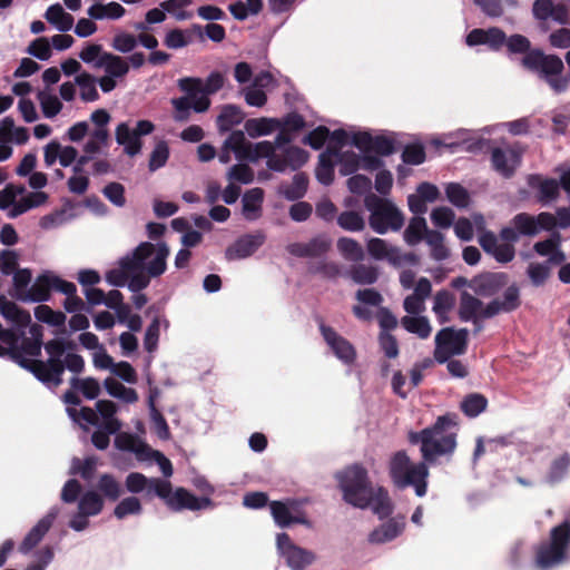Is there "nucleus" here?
Returning a JSON list of instances; mask_svg holds the SVG:
<instances>
[{"mask_svg":"<svg viewBox=\"0 0 570 570\" xmlns=\"http://www.w3.org/2000/svg\"><path fill=\"white\" fill-rule=\"evenodd\" d=\"M224 145L233 150L237 159L256 163L264 158L267 167L278 173L296 170L308 159L307 151L292 145L291 137L285 132H279L274 141L252 144L246 140L242 130H235L229 134Z\"/></svg>","mask_w":570,"mask_h":570,"instance_id":"nucleus-1","label":"nucleus"},{"mask_svg":"<svg viewBox=\"0 0 570 570\" xmlns=\"http://www.w3.org/2000/svg\"><path fill=\"white\" fill-rule=\"evenodd\" d=\"M343 499L346 503L358 508H371L379 518L392 512L389 493L382 487L370 483L367 472L360 465H353L336 475Z\"/></svg>","mask_w":570,"mask_h":570,"instance_id":"nucleus-2","label":"nucleus"},{"mask_svg":"<svg viewBox=\"0 0 570 570\" xmlns=\"http://www.w3.org/2000/svg\"><path fill=\"white\" fill-rule=\"evenodd\" d=\"M126 489L130 493H140L146 491L148 495L159 497L165 503L175 511L183 509L203 510L212 507V500L206 498H197L184 488H177L175 491L167 480L158 478H147L142 473L131 472L127 475Z\"/></svg>","mask_w":570,"mask_h":570,"instance_id":"nucleus-3","label":"nucleus"},{"mask_svg":"<svg viewBox=\"0 0 570 570\" xmlns=\"http://www.w3.org/2000/svg\"><path fill=\"white\" fill-rule=\"evenodd\" d=\"M456 415L444 414L435 423L420 432L410 431L407 440L419 444L422 459L433 463L440 456L451 455L456 448Z\"/></svg>","mask_w":570,"mask_h":570,"instance_id":"nucleus-4","label":"nucleus"},{"mask_svg":"<svg viewBox=\"0 0 570 570\" xmlns=\"http://www.w3.org/2000/svg\"><path fill=\"white\" fill-rule=\"evenodd\" d=\"M169 247L165 243H141L131 254L125 256V264L134 273L129 283L131 292H140L146 288L151 277H158L165 273Z\"/></svg>","mask_w":570,"mask_h":570,"instance_id":"nucleus-5","label":"nucleus"},{"mask_svg":"<svg viewBox=\"0 0 570 570\" xmlns=\"http://www.w3.org/2000/svg\"><path fill=\"white\" fill-rule=\"evenodd\" d=\"M116 413L117 405L108 400H99L96 403V411L90 407H68L69 417L82 429L87 430L90 425L98 429L91 435V442L98 450H106L110 443L109 436L121 429Z\"/></svg>","mask_w":570,"mask_h":570,"instance_id":"nucleus-6","label":"nucleus"},{"mask_svg":"<svg viewBox=\"0 0 570 570\" xmlns=\"http://www.w3.org/2000/svg\"><path fill=\"white\" fill-rule=\"evenodd\" d=\"M428 462L414 463L404 451H397L390 460V475L400 489L413 487L417 497L426 493L429 476Z\"/></svg>","mask_w":570,"mask_h":570,"instance_id":"nucleus-7","label":"nucleus"},{"mask_svg":"<svg viewBox=\"0 0 570 570\" xmlns=\"http://www.w3.org/2000/svg\"><path fill=\"white\" fill-rule=\"evenodd\" d=\"M364 205L370 212L368 224L375 233L383 235L403 227L404 216L391 200L370 195L365 197Z\"/></svg>","mask_w":570,"mask_h":570,"instance_id":"nucleus-8","label":"nucleus"},{"mask_svg":"<svg viewBox=\"0 0 570 570\" xmlns=\"http://www.w3.org/2000/svg\"><path fill=\"white\" fill-rule=\"evenodd\" d=\"M570 542V524L568 521L551 530L550 540L541 543L535 553V566L549 570L561 564L567 559Z\"/></svg>","mask_w":570,"mask_h":570,"instance_id":"nucleus-9","label":"nucleus"},{"mask_svg":"<svg viewBox=\"0 0 570 570\" xmlns=\"http://www.w3.org/2000/svg\"><path fill=\"white\" fill-rule=\"evenodd\" d=\"M46 200L45 193H27L23 186L13 184H8L0 190V210H6L9 218H17L32 208L41 206Z\"/></svg>","mask_w":570,"mask_h":570,"instance_id":"nucleus-10","label":"nucleus"},{"mask_svg":"<svg viewBox=\"0 0 570 570\" xmlns=\"http://www.w3.org/2000/svg\"><path fill=\"white\" fill-rule=\"evenodd\" d=\"M115 445L120 451L132 453L140 462L157 463L164 476H171V462L161 452L153 450L137 435L127 432L119 433L115 438Z\"/></svg>","mask_w":570,"mask_h":570,"instance_id":"nucleus-11","label":"nucleus"},{"mask_svg":"<svg viewBox=\"0 0 570 570\" xmlns=\"http://www.w3.org/2000/svg\"><path fill=\"white\" fill-rule=\"evenodd\" d=\"M72 288L73 283L62 279L53 272L46 271L37 276L35 282L30 285L29 291L20 296V301L26 303H41L49 299L51 291L70 294L72 293Z\"/></svg>","mask_w":570,"mask_h":570,"instance_id":"nucleus-12","label":"nucleus"},{"mask_svg":"<svg viewBox=\"0 0 570 570\" xmlns=\"http://www.w3.org/2000/svg\"><path fill=\"white\" fill-rule=\"evenodd\" d=\"M468 343V330H454L445 327L435 335L434 358L439 363L448 362L454 355L465 352Z\"/></svg>","mask_w":570,"mask_h":570,"instance_id":"nucleus-13","label":"nucleus"},{"mask_svg":"<svg viewBox=\"0 0 570 570\" xmlns=\"http://www.w3.org/2000/svg\"><path fill=\"white\" fill-rule=\"evenodd\" d=\"M155 130V125L149 120H139L135 128H130L127 122H120L115 130V138L118 145L124 147L125 154L136 156L141 151V136L150 135Z\"/></svg>","mask_w":570,"mask_h":570,"instance_id":"nucleus-14","label":"nucleus"},{"mask_svg":"<svg viewBox=\"0 0 570 570\" xmlns=\"http://www.w3.org/2000/svg\"><path fill=\"white\" fill-rule=\"evenodd\" d=\"M100 68L104 69L105 75L98 79V85L102 92H111L129 72V63L126 58L121 56L105 55L100 61Z\"/></svg>","mask_w":570,"mask_h":570,"instance_id":"nucleus-15","label":"nucleus"},{"mask_svg":"<svg viewBox=\"0 0 570 570\" xmlns=\"http://www.w3.org/2000/svg\"><path fill=\"white\" fill-rule=\"evenodd\" d=\"M276 544L279 554L292 570H303L315 560V554L311 550L296 546L284 532L277 534Z\"/></svg>","mask_w":570,"mask_h":570,"instance_id":"nucleus-16","label":"nucleus"},{"mask_svg":"<svg viewBox=\"0 0 570 570\" xmlns=\"http://www.w3.org/2000/svg\"><path fill=\"white\" fill-rule=\"evenodd\" d=\"M367 252L370 256L376 261H387L394 266L405 264H415L416 256L413 254H404L396 246L391 245L382 238H371L367 240Z\"/></svg>","mask_w":570,"mask_h":570,"instance_id":"nucleus-17","label":"nucleus"},{"mask_svg":"<svg viewBox=\"0 0 570 570\" xmlns=\"http://www.w3.org/2000/svg\"><path fill=\"white\" fill-rule=\"evenodd\" d=\"M269 508L276 524L282 528L293 523L311 525L302 510V503L297 500L273 501Z\"/></svg>","mask_w":570,"mask_h":570,"instance_id":"nucleus-18","label":"nucleus"},{"mask_svg":"<svg viewBox=\"0 0 570 570\" xmlns=\"http://www.w3.org/2000/svg\"><path fill=\"white\" fill-rule=\"evenodd\" d=\"M177 86L188 101L193 104L195 112H205L210 107V99L203 86V79L198 77H184L178 79Z\"/></svg>","mask_w":570,"mask_h":570,"instance_id":"nucleus-19","label":"nucleus"},{"mask_svg":"<svg viewBox=\"0 0 570 570\" xmlns=\"http://www.w3.org/2000/svg\"><path fill=\"white\" fill-rule=\"evenodd\" d=\"M59 513L60 509L52 507L26 534L19 547V551L23 554H28L43 539Z\"/></svg>","mask_w":570,"mask_h":570,"instance_id":"nucleus-20","label":"nucleus"},{"mask_svg":"<svg viewBox=\"0 0 570 570\" xmlns=\"http://www.w3.org/2000/svg\"><path fill=\"white\" fill-rule=\"evenodd\" d=\"M320 330L326 344L340 361L345 364L354 362L356 352L346 338L338 335L332 327L326 326L324 323H320Z\"/></svg>","mask_w":570,"mask_h":570,"instance_id":"nucleus-21","label":"nucleus"},{"mask_svg":"<svg viewBox=\"0 0 570 570\" xmlns=\"http://www.w3.org/2000/svg\"><path fill=\"white\" fill-rule=\"evenodd\" d=\"M265 238L262 232L239 237L233 245L226 248V259L237 261L249 257L264 244Z\"/></svg>","mask_w":570,"mask_h":570,"instance_id":"nucleus-22","label":"nucleus"},{"mask_svg":"<svg viewBox=\"0 0 570 570\" xmlns=\"http://www.w3.org/2000/svg\"><path fill=\"white\" fill-rule=\"evenodd\" d=\"M332 240L326 235H317L306 243H293L287 246V252L297 257H320L327 253Z\"/></svg>","mask_w":570,"mask_h":570,"instance_id":"nucleus-23","label":"nucleus"},{"mask_svg":"<svg viewBox=\"0 0 570 570\" xmlns=\"http://www.w3.org/2000/svg\"><path fill=\"white\" fill-rule=\"evenodd\" d=\"M480 246L488 254L492 255L500 263H509L514 258L515 249L513 245L500 243L492 232H484L479 236Z\"/></svg>","mask_w":570,"mask_h":570,"instance_id":"nucleus-24","label":"nucleus"},{"mask_svg":"<svg viewBox=\"0 0 570 570\" xmlns=\"http://www.w3.org/2000/svg\"><path fill=\"white\" fill-rule=\"evenodd\" d=\"M532 12L538 20L552 19L561 24L567 23L569 19V9L566 4H554L552 0H535L532 6Z\"/></svg>","mask_w":570,"mask_h":570,"instance_id":"nucleus-25","label":"nucleus"},{"mask_svg":"<svg viewBox=\"0 0 570 570\" xmlns=\"http://www.w3.org/2000/svg\"><path fill=\"white\" fill-rule=\"evenodd\" d=\"M465 42L470 47L485 45L492 50H499L505 42V35L499 28L473 29L468 33Z\"/></svg>","mask_w":570,"mask_h":570,"instance_id":"nucleus-26","label":"nucleus"},{"mask_svg":"<svg viewBox=\"0 0 570 570\" xmlns=\"http://www.w3.org/2000/svg\"><path fill=\"white\" fill-rule=\"evenodd\" d=\"M203 28L199 24H193L189 29H170L166 32L164 45L168 49H183L194 42L195 37L203 38Z\"/></svg>","mask_w":570,"mask_h":570,"instance_id":"nucleus-27","label":"nucleus"},{"mask_svg":"<svg viewBox=\"0 0 570 570\" xmlns=\"http://www.w3.org/2000/svg\"><path fill=\"white\" fill-rule=\"evenodd\" d=\"M493 168L502 176L510 177L520 164V155L513 149L494 148L491 154Z\"/></svg>","mask_w":570,"mask_h":570,"instance_id":"nucleus-28","label":"nucleus"},{"mask_svg":"<svg viewBox=\"0 0 570 570\" xmlns=\"http://www.w3.org/2000/svg\"><path fill=\"white\" fill-rule=\"evenodd\" d=\"M405 528V519L404 518H394L389 520L387 522L381 524L376 529H374L370 535L368 540L371 543L382 544L390 542L397 538Z\"/></svg>","mask_w":570,"mask_h":570,"instance_id":"nucleus-29","label":"nucleus"},{"mask_svg":"<svg viewBox=\"0 0 570 570\" xmlns=\"http://www.w3.org/2000/svg\"><path fill=\"white\" fill-rule=\"evenodd\" d=\"M520 305V292L515 285L509 286L501 298H495L488 304V316H494L499 313L514 311Z\"/></svg>","mask_w":570,"mask_h":570,"instance_id":"nucleus-30","label":"nucleus"},{"mask_svg":"<svg viewBox=\"0 0 570 570\" xmlns=\"http://www.w3.org/2000/svg\"><path fill=\"white\" fill-rule=\"evenodd\" d=\"M108 130L94 129L82 147V161H91L101 155L108 147Z\"/></svg>","mask_w":570,"mask_h":570,"instance_id":"nucleus-31","label":"nucleus"},{"mask_svg":"<svg viewBox=\"0 0 570 570\" xmlns=\"http://www.w3.org/2000/svg\"><path fill=\"white\" fill-rule=\"evenodd\" d=\"M488 305L484 306L483 303L472 296L469 293H463L461 295V302H460V317L461 320L468 322L472 320H476L479 317L481 318H489L490 316L487 315Z\"/></svg>","mask_w":570,"mask_h":570,"instance_id":"nucleus-32","label":"nucleus"},{"mask_svg":"<svg viewBox=\"0 0 570 570\" xmlns=\"http://www.w3.org/2000/svg\"><path fill=\"white\" fill-rule=\"evenodd\" d=\"M126 13V9L118 2H96L87 9V16L95 20H118Z\"/></svg>","mask_w":570,"mask_h":570,"instance_id":"nucleus-33","label":"nucleus"},{"mask_svg":"<svg viewBox=\"0 0 570 570\" xmlns=\"http://www.w3.org/2000/svg\"><path fill=\"white\" fill-rule=\"evenodd\" d=\"M43 17L59 32L71 30L75 23L73 17L60 3L49 6Z\"/></svg>","mask_w":570,"mask_h":570,"instance_id":"nucleus-34","label":"nucleus"},{"mask_svg":"<svg viewBox=\"0 0 570 570\" xmlns=\"http://www.w3.org/2000/svg\"><path fill=\"white\" fill-rule=\"evenodd\" d=\"M263 199L264 193L261 188H252L244 194L242 213L247 220H256L261 217Z\"/></svg>","mask_w":570,"mask_h":570,"instance_id":"nucleus-35","label":"nucleus"},{"mask_svg":"<svg viewBox=\"0 0 570 570\" xmlns=\"http://www.w3.org/2000/svg\"><path fill=\"white\" fill-rule=\"evenodd\" d=\"M281 127L282 122L275 118H252L245 122V130L252 138L267 136Z\"/></svg>","mask_w":570,"mask_h":570,"instance_id":"nucleus-36","label":"nucleus"},{"mask_svg":"<svg viewBox=\"0 0 570 570\" xmlns=\"http://www.w3.org/2000/svg\"><path fill=\"white\" fill-rule=\"evenodd\" d=\"M335 153L332 148H327L318 156V164L315 170L317 180L328 186L334 179Z\"/></svg>","mask_w":570,"mask_h":570,"instance_id":"nucleus-37","label":"nucleus"},{"mask_svg":"<svg viewBox=\"0 0 570 570\" xmlns=\"http://www.w3.org/2000/svg\"><path fill=\"white\" fill-rule=\"evenodd\" d=\"M77 88L79 89V97L83 102H94L99 99V92L97 89L98 79L91 73L82 71L76 77Z\"/></svg>","mask_w":570,"mask_h":570,"instance_id":"nucleus-38","label":"nucleus"},{"mask_svg":"<svg viewBox=\"0 0 570 570\" xmlns=\"http://www.w3.org/2000/svg\"><path fill=\"white\" fill-rule=\"evenodd\" d=\"M401 325L406 332L416 335L421 340H426L432 333V326L429 318L421 314L403 316L401 318Z\"/></svg>","mask_w":570,"mask_h":570,"instance_id":"nucleus-39","label":"nucleus"},{"mask_svg":"<svg viewBox=\"0 0 570 570\" xmlns=\"http://www.w3.org/2000/svg\"><path fill=\"white\" fill-rule=\"evenodd\" d=\"M454 304L455 298L451 292L443 289L435 294L432 311L441 324L449 321V313L453 309Z\"/></svg>","mask_w":570,"mask_h":570,"instance_id":"nucleus-40","label":"nucleus"},{"mask_svg":"<svg viewBox=\"0 0 570 570\" xmlns=\"http://www.w3.org/2000/svg\"><path fill=\"white\" fill-rule=\"evenodd\" d=\"M430 230L431 229L428 228L424 217L414 216L405 228L403 238L407 245L414 246L422 239L425 240V237Z\"/></svg>","mask_w":570,"mask_h":570,"instance_id":"nucleus-41","label":"nucleus"},{"mask_svg":"<svg viewBox=\"0 0 570 570\" xmlns=\"http://www.w3.org/2000/svg\"><path fill=\"white\" fill-rule=\"evenodd\" d=\"M243 110L235 105H226L222 108L217 117V127L219 131H229L234 126L244 120Z\"/></svg>","mask_w":570,"mask_h":570,"instance_id":"nucleus-42","label":"nucleus"},{"mask_svg":"<svg viewBox=\"0 0 570 570\" xmlns=\"http://www.w3.org/2000/svg\"><path fill=\"white\" fill-rule=\"evenodd\" d=\"M161 326L166 330L169 323L165 317L160 316H155L147 326L144 337V347L148 353H154L157 350Z\"/></svg>","mask_w":570,"mask_h":570,"instance_id":"nucleus-43","label":"nucleus"},{"mask_svg":"<svg viewBox=\"0 0 570 570\" xmlns=\"http://www.w3.org/2000/svg\"><path fill=\"white\" fill-rule=\"evenodd\" d=\"M37 98L46 118L51 119L62 110L63 106L60 98L49 89L39 91Z\"/></svg>","mask_w":570,"mask_h":570,"instance_id":"nucleus-44","label":"nucleus"},{"mask_svg":"<svg viewBox=\"0 0 570 570\" xmlns=\"http://www.w3.org/2000/svg\"><path fill=\"white\" fill-rule=\"evenodd\" d=\"M104 385L107 393L115 399L121 400L125 403L138 401V394L134 389L125 386L112 377L106 379Z\"/></svg>","mask_w":570,"mask_h":570,"instance_id":"nucleus-45","label":"nucleus"},{"mask_svg":"<svg viewBox=\"0 0 570 570\" xmlns=\"http://www.w3.org/2000/svg\"><path fill=\"white\" fill-rule=\"evenodd\" d=\"M341 256L350 262H360L364 258L363 247L358 242L350 237H341L336 242Z\"/></svg>","mask_w":570,"mask_h":570,"instance_id":"nucleus-46","label":"nucleus"},{"mask_svg":"<svg viewBox=\"0 0 570 570\" xmlns=\"http://www.w3.org/2000/svg\"><path fill=\"white\" fill-rule=\"evenodd\" d=\"M425 243L430 247L431 257L434 261L442 262L450 256V250L444 244V236L438 230H430L425 237Z\"/></svg>","mask_w":570,"mask_h":570,"instance_id":"nucleus-47","label":"nucleus"},{"mask_svg":"<svg viewBox=\"0 0 570 570\" xmlns=\"http://www.w3.org/2000/svg\"><path fill=\"white\" fill-rule=\"evenodd\" d=\"M538 185L534 184V179L530 183L532 187L538 188L539 200L543 204H549L556 200L560 195V185L556 179L552 178H537Z\"/></svg>","mask_w":570,"mask_h":570,"instance_id":"nucleus-48","label":"nucleus"},{"mask_svg":"<svg viewBox=\"0 0 570 570\" xmlns=\"http://www.w3.org/2000/svg\"><path fill=\"white\" fill-rule=\"evenodd\" d=\"M488 400L479 393H471L466 395L461 402L462 412L469 417H475L485 411Z\"/></svg>","mask_w":570,"mask_h":570,"instance_id":"nucleus-49","label":"nucleus"},{"mask_svg":"<svg viewBox=\"0 0 570 570\" xmlns=\"http://www.w3.org/2000/svg\"><path fill=\"white\" fill-rule=\"evenodd\" d=\"M335 153V161L340 165V174L348 176L355 173L361 166V157L354 151H338L333 149Z\"/></svg>","mask_w":570,"mask_h":570,"instance_id":"nucleus-50","label":"nucleus"},{"mask_svg":"<svg viewBox=\"0 0 570 570\" xmlns=\"http://www.w3.org/2000/svg\"><path fill=\"white\" fill-rule=\"evenodd\" d=\"M129 265L125 264V256L119 259V267L110 269L106 273V281L108 284L117 287H122L127 285L129 287V283L134 277V273L129 271Z\"/></svg>","mask_w":570,"mask_h":570,"instance_id":"nucleus-51","label":"nucleus"},{"mask_svg":"<svg viewBox=\"0 0 570 570\" xmlns=\"http://www.w3.org/2000/svg\"><path fill=\"white\" fill-rule=\"evenodd\" d=\"M102 507V499L95 491H87L80 497L78 502V510L90 517L99 514Z\"/></svg>","mask_w":570,"mask_h":570,"instance_id":"nucleus-52","label":"nucleus"},{"mask_svg":"<svg viewBox=\"0 0 570 570\" xmlns=\"http://www.w3.org/2000/svg\"><path fill=\"white\" fill-rule=\"evenodd\" d=\"M105 55H109V52L105 51L101 45L88 42L80 50L79 59L86 65L99 69V63Z\"/></svg>","mask_w":570,"mask_h":570,"instance_id":"nucleus-53","label":"nucleus"},{"mask_svg":"<svg viewBox=\"0 0 570 570\" xmlns=\"http://www.w3.org/2000/svg\"><path fill=\"white\" fill-rule=\"evenodd\" d=\"M71 386L73 390L80 392L86 399L94 400L100 393V384L96 379H71Z\"/></svg>","mask_w":570,"mask_h":570,"instance_id":"nucleus-54","label":"nucleus"},{"mask_svg":"<svg viewBox=\"0 0 570 570\" xmlns=\"http://www.w3.org/2000/svg\"><path fill=\"white\" fill-rule=\"evenodd\" d=\"M193 0H167L160 3L165 12L171 14L176 20L184 21L191 18V13L186 8L191 6Z\"/></svg>","mask_w":570,"mask_h":570,"instance_id":"nucleus-55","label":"nucleus"},{"mask_svg":"<svg viewBox=\"0 0 570 570\" xmlns=\"http://www.w3.org/2000/svg\"><path fill=\"white\" fill-rule=\"evenodd\" d=\"M337 224L347 232H361L365 227L364 218L356 212L346 210L337 216Z\"/></svg>","mask_w":570,"mask_h":570,"instance_id":"nucleus-56","label":"nucleus"},{"mask_svg":"<svg viewBox=\"0 0 570 570\" xmlns=\"http://www.w3.org/2000/svg\"><path fill=\"white\" fill-rule=\"evenodd\" d=\"M98 465V459L96 456H87L83 461L80 459H72L70 473H79L85 480H90Z\"/></svg>","mask_w":570,"mask_h":570,"instance_id":"nucleus-57","label":"nucleus"},{"mask_svg":"<svg viewBox=\"0 0 570 570\" xmlns=\"http://www.w3.org/2000/svg\"><path fill=\"white\" fill-rule=\"evenodd\" d=\"M32 281L31 271L28 268L18 269L13 274V288L11 296L20 301V296L27 293Z\"/></svg>","mask_w":570,"mask_h":570,"instance_id":"nucleus-58","label":"nucleus"},{"mask_svg":"<svg viewBox=\"0 0 570 570\" xmlns=\"http://www.w3.org/2000/svg\"><path fill=\"white\" fill-rule=\"evenodd\" d=\"M141 510V503L138 498L127 497L116 505L114 513L117 519H124L128 515H138Z\"/></svg>","mask_w":570,"mask_h":570,"instance_id":"nucleus-59","label":"nucleus"},{"mask_svg":"<svg viewBox=\"0 0 570 570\" xmlns=\"http://www.w3.org/2000/svg\"><path fill=\"white\" fill-rule=\"evenodd\" d=\"M535 222V216L529 215L527 213H521L512 218L511 224L515 226V228H518L520 235L534 236L538 234V227Z\"/></svg>","mask_w":570,"mask_h":570,"instance_id":"nucleus-60","label":"nucleus"},{"mask_svg":"<svg viewBox=\"0 0 570 570\" xmlns=\"http://www.w3.org/2000/svg\"><path fill=\"white\" fill-rule=\"evenodd\" d=\"M35 316L38 321L52 326H61L66 321V316L62 312L53 311L47 305L37 306L35 308Z\"/></svg>","mask_w":570,"mask_h":570,"instance_id":"nucleus-61","label":"nucleus"},{"mask_svg":"<svg viewBox=\"0 0 570 570\" xmlns=\"http://www.w3.org/2000/svg\"><path fill=\"white\" fill-rule=\"evenodd\" d=\"M550 265L547 262L530 263L527 268V275L534 286H541L550 276Z\"/></svg>","mask_w":570,"mask_h":570,"instance_id":"nucleus-62","label":"nucleus"},{"mask_svg":"<svg viewBox=\"0 0 570 570\" xmlns=\"http://www.w3.org/2000/svg\"><path fill=\"white\" fill-rule=\"evenodd\" d=\"M352 279L357 284H373L376 282L377 268L370 265H357L351 269Z\"/></svg>","mask_w":570,"mask_h":570,"instance_id":"nucleus-63","label":"nucleus"},{"mask_svg":"<svg viewBox=\"0 0 570 570\" xmlns=\"http://www.w3.org/2000/svg\"><path fill=\"white\" fill-rule=\"evenodd\" d=\"M445 194L450 203L454 206L464 208L469 205L470 196L468 190L459 184H449Z\"/></svg>","mask_w":570,"mask_h":570,"instance_id":"nucleus-64","label":"nucleus"}]
</instances>
